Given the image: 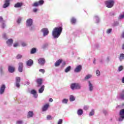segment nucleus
Wrapping results in <instances>:
<instances>
[{
	"instance_id": "1",
	"label": "nucleus",
	"mask_w": 124,
	"mask_h": 124,
	"mask_svg": "<svg viewBox=\"0 0 124 124\" xmlns=\"http://www.w3.org/2000/svg\"><path fill=\"white\" fill-rule=\"evenodd\" d=\"M62 27H55L52 33V35L55 39H57V38H59L60 37V35L62 33Z\"/></svg>"
},
{
	"instance_id": "2",
	"label": "nucleus",
	"mask_w": 124,
	"mask_h": 124,
	"mask_svg": "<svg viewBox=\"0 0 124 124\" xmlns=\"http://www.w3.org/2000/svg\"><path fill=\"white\" fill-rule=\"evenodd\" d=\"M70 88L72 91L74 90H81L82 89V86L79 83H74L71 84Z\"/></svg>"
},
{
	"instance_id": "3",
	"label": "nucleus",
	"mask_w": 124,
	"mask_h": 124,
	"mask_svg": "<svg viewBox=\"0 0 124 124\" xmlns=\"http://www.w3.org/2000/svg\"><path fill=\"white\" fill-rule=\"evenodd\" d=\"M105 4L108 8H112L115 4V0H108L105 2Z\"/></svg>"
},
{
	"instance_id": "4",
	"label": "nucleus",
	"mask_w": 124,
	"mask_h": 124,
	"mask_svg": "<svg viewBox=\"0 0 124 124\" xmlns=\"http://www.w3.org/2000/svg\"><path fill=\"white\" fill-rule=\"evenodd\" d=\"M44 4V0H40L38 1L34 2L32 4V6H33V7H37V6H39V5H43Z\"/></svg>"
},
{
	"instance_id": "5",
	"label": "nucleus",
	"mask_w": 124,
	"mask_h": 124,
	"mask_svg": "<svg viewBox=\"0 0 124 124\" xmlns=\"http://www.w3.org/2000/svg\"><path fill=\"white\" fill-rule=\"evenodd\" d=\"M88 91L90 92V93H92V92H93V83L91 80L88 81Z\"/></svg>"
},
{
	"instance_id": "6",
	"label": "nucleus",
	"mask_w": 124,
	"mask_h": 124,
	"mask_svg": "<svg viewBox=\"0 0 124 124\" xmlns=\"http://www.w3.org/2000/svg\"><path fill=\"white\" fill-rule=\"evenodd\" d=\"M33 23V20L31 18H28L27 19L26 22V27H31L32 26V24Z\"/></svg>"
},
{
	"instance_id": "7",
	"label": "nucleus",
	"mask_w": 124,
	"mask_h": 124,
	"mask_svg": "<svg viewBox=\"0 0 124 124\" xmlns=\"http://www.w3.org/2000/svg\"><path fill=\"white\" fill-rule=\"evenodd\" d=\"M119 115L120 117L119 119V122H122L124 119V108L121 109L120 111Z\"/></svg>"
},
{
	"instance_id": "8",
	"label": "nucleus",
	"mask_w": 124,
	"mask_h": 124,
	"mask_svg": "<svg viewBox=\"0 0 124 124\" xmlns=\"http://www.w3.org/2000/svg\"><path fill=\"white\" fill-rule=\"evenodd\" d=\"M41 31L43 32V35L44 37H45V36H47L48 34H49V30H48V29L47 28H43Z\"/></svg>"
},
{
	"instance_id": "9",
	"label": "nucleus",
	"mask_w": 124,
	"mask_h": 124,
	"mask_svg": "<svg viewBox=\"0 0 124 124\" xmlns=\"http://www.w3.org/2000/svg\"><path fill=\"white\" fill-rule=\"evenodd\" d=\"M117 98L118 99H121L122 100H124V89L122 91V92L117 95Z\"/></svg>"
},
{
	"instance_id": "10",
	"label": "nucleus",
	"mask_w": 124,
	"mask_h": 124,
	"mask_svg": "<svg viewBox=\"0 0 124 124\" xmlns=\"http://www.w3.org/2000/svg\"><path fill=\"white\" fill-rule=\"evenodd\" d=\"M45 62L46 61H45V59L44 58H41L38 59V63L40 64V65L43 66L45 64Z\"/></svg>"
},
{
	"instance_id": "11",
	"label": "nucleus",
	"mask_w": 124,
	"mask_h": 124,
	"mask_svg": "<svg viewBox=\"0 0 124 124\" xmlns=\"http://www.w3.org/2000/svg\"><path fill=\"white\" fill-rule=\"evenodd\" d=\"M0 23H1V29H4L5 27H6V25L5 24V21L3 20L2 17L0 16Z\"/></svg>"
},
{
	"instance_id": "12",
	"label": "nucleus",
	"mask_w": 124,
	"mask_h": 124,
	"mask_svg": "<svg viewBox=\"0 0 124 124\" xmlns=\"http://www.w3.org/2000/svg\"><path fill=\"white\" fill-rule=\"evenodd\" d=\"M30 93L31 94H32L34 98H37V97H38V94H37V92H36V91H35V90H31Z\"/></svg>"
},
{
	"instance_id": "13",
	"label": "nucleus",
	"mask_w": 124,
	"mask_h": 124,
	"mask_svg": "<svg viewBox=\"0 0 124 124\" xmlns=\"http://www.w3.org/2000/svg\"><path fill=\"white\" fill-rule=\"evenodd\" d=\"M20 82H21V78L17 77L16 78V86L17 88L20 87Z\"/></svg>"
},
{
	"instance_id": "14",
	"label": "nucleus",
	"mask_w": 124,
	"mask_h": 124,
	"mask_svg": "<svg viewBox=\"0 0 124 124\" xmlns=\"http://www.w3.org/2000/svg\"><path fill=\"white\" fill-rule=\"evenodd\" d=\"M5 88H6V87L5 86V85L2 84V85H1L0 87V94L1 95L4 93V92L5 91Z\"/></svg>"
},
{
	"instance_id": "15",
	"label": "nucleus",
	"mask_w": 124,
	"mask_h": 124,
	"mask_svg": "<svg viewBox=\"0 0 124 124\" xmlns=\"http://www.w3.org/2000/svg\"><path fill=\"white\" fill-rule=\"evenodd\" d=\"M10 4V0H5V3L3 5V8H6V7H8Z\"/></svg>"
},
{
	"instance_id": "16",
	"label": "nucleus",
	"mask_w": 124,
	"mask_h": 124,
	"mask_svg": "<svg viewBox=\"0 0 124 124\" xmlns=\"http://www.w3.org/2000/svg\"><path fill=\"white\" fill-rule=\"evenodd\" d=\"M81 70H82V66L81 65H79L77 66L76 68L75 69L74 72L78 73V72H80Z\"/></svg>"
},
{
	"instance_id": "17",
	"label": "nucleus",
	"mask_w": 124,
	"mask_h": 124,
	"mask_svg": "<svg viewBox=\"0 0 124 124\" xmlns=\"http://www.w3.org/2000/svg\"><path fill=\"white\" fill-rule=\"evenodd\" d=\"M24 67V64L22 62H19L18 63V71L19 72H23V67Z\"/></svg>"
},
{
	"instance_id": "18",
	"label": "nucleus",
	"mask_w": 124,
	"mask_h": 124,
	"mask_svg": "<svg viewBox=\"0 0 124 124\" xmlns=\"http://www.w3.org/2000/svg\"><path fill=\"white\" fill-rule=\"evenodd\" d=\"M36 82L37 83V87H39L42 85V78H37L36 80Z\"/></svg>"
},
{
	"instance_id": "19",
	"label": "nucleus",
	"mask_w": 124,
	"mask_h": 124,
	"mask_svg": "<svg viewBox=\"0 0 124 124\" xmlns=\"http://www.w3.org/2000/svg\"><path fill=\"white\" fill-rule=\"evenodd\" d=\"M49 104H46L42 108L43 112H45L48 110V108H49Z\"/></svg>"
},
{
	"instance_id": "20",
	"label": "nucleus",
	"mask_w": 124,
	"mask_h": 124,
	"mask_svg": "<svg viewBox=\"0 0 124 124\" xmlns=\"http://www.w3.org/2000/svg\"><path fill=\"white\" fill-rule=\"evenodd\" d=\"M8 71L10 73H13L14 71H15V68L14 67L12 66H8Z\"/></svg>"
},
{
	"instance_id": "21",
	"label": "nucleus",
	"mask_w": 124,
	"mask_h": 124,
	"mask_svg": "<svg viewBox=\"0 0 124 124\" xmlns=\"http://www.w3.org/2000/svg\"><path fill=\"white\" fill-rule=\"evenodd\" d=\"M34 113H33V111H29L28 112L27 114V118H32V117H33L34 115Z\"/></svg>"
},
{
	"instance_id": "22",
	"label": "nucleus",
	"mask_w": 124,
	"mask_h": 124,
	"mask_svg": "<svg viewBox=\"0 0 124 124\" xmlns=\"http://www.w3.org/2000/svg\"><path fill=\"white\" fill-rule=\"evenodd\" d=\"M6 44L8 46H12L13 44V40L12 39H9L6 41Z\"/></svg>"
},
{
	"instance_id": "23",
	"label": "nucleus",
	"mask_w": 124,
	"mask_h": 124,
	"mask_svg": "<svg viewBox=\"0 0 124 124\" xmlns=\"http://www.w3.org/2000/svg\"><path fill=\"white\" fill-rule=\"evenodd\" d=\"M33 64V61L31 59H30L27 62V65L28 66H31Z\"/></svg>"
},
{
	"instance_id": "24",
	"label": "nucleus",
	"mask_w": 124,
	"mask_h": 124,
	"mask_svg": "<svg viewBox=\"0 0 124 124\" xmlns=\"http://www.w3.org/2000/svg\"><path fill=\"white\" fill-rule=\"evenodd\" d=\"M62 62V60L61 59H59L58 61H56V62L55 63L54 65L56 67H58Z\"/></svg>"
},
{
	"instance_id": "25",
	"label": "nucleus",
	"mask_w": 124,
	"mask_h": 124,
	"mask_svg": "<svg viewBox=\"0 0 124 124\" xmlns=\"http://www.w3.org/2000/svg\"><path fill=\"white\" fill-rule=\"evenodd\" d=\"M77 114L78 116H82L84 114V111L82 109H78L77 111Z\"/></svg>"
},
{
	"instance_id": "26",
	"label": "nucleus",
	"mask_w": 124,
	"mask_h": 124,
	"mask_svg": "<svg viewBox=\"0 0 124 124\" xmlns=\"http://www.w3.org/2000/svg\"><path fill=\"white\" fill-rule=\"evenodd\" d=\"M75 99H76V98L74 95H71L69 96V100L71 102H73V101H75Z\"/></svg>"
},
{
	"instance_id": "27",
	"label": "nucleus",
	"mask_w": 124,
	"mask_h": 124,
	"mask_svg": "<svg viewBox=\"0 0 124 124\" xmlns=\"http://www.w3.org/2000/svg\"><path fill=\"white\" fill-rule=\"evenodd\" d=\"M119 60L120 62H123L124 60V54L123 53H121L120 54L119 57Z\"/></svg>"
},
{
	"instance_id": "28",
	"label": "nucleus",
	"mask_w": 124,
	"mask_h": 124,
	"mask_svg": "<svg viewBox=\"0 0 124 124\" xmlns=\"http://www.w3.org/2000/svg\"><path fill=\"white\" fill-rule=\"evenodd\" d=\"M44 89H45V86L44 85H42L41 88L39 89V93H42L43 92H44Z\"/></svg>"
},
{
	"instance_id": "29",
	"label": "nucleus",
	"mask_w": 124,
	"mask_h": 124,
	"mask_svg": "<svg viewBox=\"0 0 124 124\" xmlns=\"http://www.w3.org/2000/svg\"><path fill=\"white\" fill-rule=\"evenodd\" d=\"M22 20H23V17L21 16H18L16 20V23L19 25V24H21V22H22Z\"/></svg>"
},
{
	"instance_id": "30",
	"label": "nucleus",
	"mask_w": 124,
	"mask_h": 124,
	"mask_svg": "<svg viewBox=\"0 0 124 124\" xmlns=\"http://www.w3.org/2000/svg\"><path fill=\"white\" fill-rule=\"evenodd\" d=\"M93 76H92V75H87L85 76V77L84 78V80L85 81H87V80H89V79H91V78H92Z\"/></svg>"
},
{
	"instance_id": "31",
	"label": "nucleus",
	"mask_w": 124,
	"mask_h": 124,
	"mask_svg": "<svg viewBox=\"0 0 124 124\" xmlns=\"http://www.w3.org/2000/svg\"><path fill=\"white\" fill-rule=\"evenodd\" d=\"M94 19L95 20L96 23H99L100 19L99 18V17L98 16H94Z\"/></svg>"
},
{
	"instance_id": "32",
	"label": "nucleus",
	"mask_w": 124,
	"mask_h": 124,
	"mask_svg": "<svg viewBox=\"0 0 124 124\" xmlns=\"http://www.w3.org/2000/svg\"><path fill=\"white\" fill-rule=\"evenodd\" d=\"M27 28H29V31H35V27L34 26L31 25L30 27H28Z\"/></svg>"
},
{
	"instance_id": "33",
	"label": "nucleus",
	"mask_w": 124,
	"mask_h": 124,
	"mask_svg": "<svg viewBox=\"0 0 124 124\" xmlns=\"http://www.w3.org/2000/svg\"><path fill=\"white\" fill-rule=\"evenodd\" d=\"M70 70H71V66H69L67 68H66V69L64 70V72H65V73H67L68 72H69Z\"/></svg>"
},
{
	"instance_id": "34",
	"label": "nucleus",
	"mask_w": 124,
	"mask_h": 124,
	"mask_svg": "<svg viewBox=\"0 0 124 124\" xmlns=\"http://www.w3.org/2000/svg\"><path fill=\"white\" fill-rule=\"evenodd\" d=\"M94 115V109H92L89 114V117H92Z\"/></svg>"
},
{
	"instance_id": "35",
	"label": "nucleus",
	"mask_w": 124,
	"mask_h": 124,
	"mask_svg": "<svg viewBox=\"0 0 124 124\" xmlns=\"http://www.w3.org/2000/svg\"><path fill=\"white\" fill-rule=\"evenodd\" d=\"M68 102V99H66V98H64L62 100V103L63 104H67Z\"/></svg>"
},
{
	"instance_id": "36",
	"label": "nucleus",
	"mask_w": 124,
	"mask_h": 124,
	"mask_svg": "<svg viewBox=\"0 0 124 124\" xmlns=\"http://www.w3.org/2000/svg\"><path fill=\"white\" fill-rule=\"evenodd\" d=\"M48 46H49V44H48V43H45L42 45V49H46V48H47Z\"/></svg>"
},
{
	"instance_id": "37",
	"label": "nucleus",
	"mask_w": 124,
	"mask_h": 124,
	"mask_svg": "<svg viewBox=\"0 0 124 124\" xmlns=\"http://www.w3.org/2000/svg\"><path fill=\"white\" fill-rule=\"evenodd\" d=\"M4 73L3 72V67L0 66V75H3Z\"/></svg>"
},
{
	"instance_id": "38",
	"label": "nucleus",
	"mask_w": 124,
	"mask_h": 124,
	"mask_svg": "<svg viewBox=\"0 0 124 124\" xmlns=\"http://www.w3.org/2000/svg\"><path fill=\"white\" fill-rule=\"evenodd\" d=\"M119 20H122V19H124V13H123V14L119 15L118 17Z\"/></svg>"
},
{
	"instance_id": "39",
	"label": "nucleus",
	"mask_w": 124,
	"mask_h": 124,
	"mask_svg": "<svg viewBox=\"0 0 124 124\" xmlns=\"http://www.w3.org/2000/svg\"><path fill=\"white\" fill-rule=\"evenodd\" d=\"M71 23H72V24H75L76 23V18L74 17L72 18L71 19Z\"/></svg>"
},
{
	"instance_id": "40",
	"label": "nucleus",
	"mask_w": 124,
	"mask_h": 124,
	"mask_svg": "<svg viewBox=\"0 0 124 124\" xmlns=\"http://www.w3.org/2000/svg\"><path fill=\"white\" fill-rule=\"evenodd\" d=\"M21 6H22V3H17L15 5V7H16V8L21 7Z\"/></svg>"
},
{
	"instance_id": "41",
	"label": "nucleus",
	"mask_w": 124,
	"mask_h": 124,
	"mask_svg": "<svg viewBox=\"0 0 124 124\" xmlns=\"http://www.w3.org/2000/svg\"><path fill=\"white\" fill-rule=\"evenodd\" d=\"M35 53H36V48H32L31 51V54H35Z\"/></svg>"
},
{
	"instance_id": "42",
	"label": "nucleus",
	"mask_w": 124,
	"mask_h": 124,
	"mask_svg": "<svg viewBox=\"0 0 124 124\" xmlns=\"http://www.w3.org/2000/svg\"><path fill=\"white\" fill-rule=\"evenodd\" d=\"M123 70H124V66H123L122 65L119 66L118 67V71H119V72H121V71H122Z\"/></svg>"
},
{
	"instance_id": "43",
	"label": "nucleus",
	"mask_w": 124,
	"mask_h": 124,
	"mask_svg": "<svg viewBox=\"0 0 124 124\" xmlns=\"http://www.w3.org/2000/svg\"><path fill=\"white\" fill-rule=\"evenodd\" d=\"M46 120H53V117H52L51 115H48L46 117Z\"/></svg>"
},
{
	"instance_id": "44",
	"label": "nucleus",
	"mask_w": 124,
	"mask_h": 124,
	"mask_svg": "<svg viewBox=\"0 0 124 124\" xmlns=\"http://www.w3.org/2000/svg\"><path fill=\"white\" fill-rule=\"evenodd\" d=\"M102 112L105 116H107V115H108V112L106 109H103Z\"/></svg>"
},
{
	"instance_id": "45",
	"label": "nucleus",
	"mask_w": 124,
	"mask_h": 124,
	"mask_svg": "<svg viewBox=\"0 0 124 124\" xmlns=\"http://www.w3.org/2000/svg\"><path fill=\"white\" fill-rule=\"evenodd\" d=\"M22 58H23V55L21 54H18L16 56V59H17V60H20V59H22Z\"/></svg>"
},
{
	"instance_id": "46",
	"label": "nucleus",
	"mask_w": 124,
	"mask_h": 124,
	"mask_svg": "<svg viewBox=\"0 0 124 124\" xmlns=\"http://www.w3.org/2000/svg\"><path fill=\"white\" fill-rule=\"evenodd\" d=\"M111 32H112V29H108L107 30V33L108 34H109V33H111Z\"/></svg>"
},
{
	"instance_id": "47",
	"label": "nucleus",
	"mask_w": 124,
	"mask_h": 124,
	"mask_svg": "<svg viewBox=\"0 0 124 124\" xmlns=\"http://www.w3.org/2000/svg\"><path fill=\"white\" fill-rule=\"evenodd\" d=\"M83 109L85 110V111L89 110V106H84L83 107Z\"/></svg>"
},
{
	"instance_id": "48",
	"label": "nucleus",
	"mask_w": 124,
	"mask_h": 124,
	"mask_svg": "<svg viewBox=\"0 0 124 124\" xmlns=\"http://www.w3.org/2000/svg\"><path fill=\"white\" fill-rule=\"evenodd\" d=\"M21 45L22 47H26V46H28V44L25 42L21 43Z\"/></svg>"
},
{
	"instance_id": "49",
	"label": "nucleus",
	"mask_w": 124,
	"mask_h": 124,
	"mask_svg": "<svg viewBox=\"0 0 124 124\" xmlns=\"http://www.w3.org/2000/svg\"><path fill=\"white\" fill-rule=\"evenodd\" d=\"M96 74L97 76H100V72L99 70L96 71Z\"/></svg>"
},
{
	"instance_id": "50",
	"label": "nucleus",
	"mask_w": 124,
	"mask_h": 124,
	"mask_svg": "<svg viewBox=\"0 0 124 124\" xmlns=\"http://www.w3.org/2000/svg\"><path fill=\"white\" fill-rule=\"evenodd\" d=\"M39 72H41V73H43V74H44V73H45V70L43 69H40L39 70Z\"/></svg>"
},
{
	"instance_id": "51",
	"label": "nucleus",
	"mask_w": 124,
	"mask_h": 124,
	"mask_svg": "<svg viewBox=\"0 0 124 124\" xmlns=\"http://www.w3.org/2000/svg\"><path fill=\"white\" fill-rule=\"evenodd\" d=\"M65 64H66L65 62H62V64L61 67L62 68H63V67H64L65 66Z\"/></svg>"
},
{
	"instance_id": "52",
	"label": "nucleus",
	"mask_w": 124,
	"mask_h": 124,
	"mask_svg": "<svg viewBox=\"0 0 124 124\" xmlns=\"http://www.w3.org/2000/svg\"><path fill=\"white\" fill-rule=\"evenodd\" d=\"M62 124V119H59L58 122V124Z\"/></svg>"
},
{
	"instance_id": "53",
	"label": "nucleus",
	"mask_w": 124,
	"mask_h": 124,
	"mask_svg": "<svg viewBox=\"0 0 124 124\" xmlns=\"http://www.w3.org/2000/svg\"><path fill=\"white\" fill-rule=\"evenodd\" d=\"M16 124H23V121H22V120L17 121L16 122Z\"/></svg>"
},
{
	"instance_id": "54",
	"label": "nucleus",
	"mask_w": 124,
	"mask_h": 124,
	"mask_svg": "<svg viewBox=\"0 0 124 124\" xmlns=\"http://www.w3.org/2000/svg\"><path fill=\"white\" fill-rule=\"evenodd\" d=\"M37 11H38V9H37L36 8L33 9V12H34V13H36V12H37Z\"/></svg>"
},
{
	"instance_id": "55",
	"label": "nucleus",
	"mask_w": 124,
	"mask_h": 124,
	"mask_svg": "<svg viewBox=\"0 0 124 124\" xmlns=\"http://www.w3.org/2000/svg\"><path fill=\"white\" fill-rule=\"evenodd\" d=\"M114 25V26H119V21H115Z\"/></svg>"
},
{
	"instance_id": "56",
	"label": "nucleus",
	"mask_w": 124,
	"mask_h": 124,
	"mask_svg": "<svg viewBox=\"0 0 124 124\" xmlns=\"http://www.w3.org/2000/svg\"><path fill=\"white\" fill-rule=\"evenodd\" d=\"M18 45H19V44H18V43H16V44H14V47H17V46H18Z\"/></svg>"
},
{
	"instance_id": "57",
	"label": "nucleus",
	"mask_w": 124,
	"mask_h": 124,
	"mask_svg": "<svg viewBox=\"0 0 124 124\" xmlns=\"http://www.w3.org/2000/svg\"><path fill=\"white\" fill-rule=\"evenodd\" d=\"M48 101H49V102H53V98H50Z\"/></svg>"
},
{
	"instance_id": "58",
	"label": "nucleus",
	"mask_w": 124,
	"mask_h": 124,
	"mask_svg": "<svg viewBox=\"0 0 124 124\" xmlns=\"http://www.w3.org/2000/svg\"><path fill=\"white\" fill-rule=\"evenodd\" d=\"M110 16H114L115 15V13L114 12H111L110 13Z\"/></svg>"
},
{
	"instance_id": "59",
	"label": "nucleus",
	"mask_w": 124,
	"mask_h": 124,
	"mask_svg": "<svg viewBox=\"0 0 124 124\" xmlns=\"http://www.w3.org/2000/svg\"><path fill=\"white\" fill-rule=\"evenodd\" d=\"M2 36L4 38H6V35L5 34H3Z\"/></svg>"
},
{
	"instance_id": "60",
	"label": "nucleus",
	"mask_w": 124,
	"mask_h": 124,
	"mask_svg": "<svg viewBox=\"0 0 124 124\" xmlns=\"http://www.w3.org/2000/svg\"><path fill=\"white\" fill-rule=\"evenodd\" d=\"M122 37H123V38H124V31L122 33Z\"/></svg>"
},
{
	"instance_id": "61",
	"label": "nucleus",
	"mask_w": 124,
	"mask_h": 124,
	"mask_svg": "<svg viewBox=\"0 0 124 124\" xmlns=\"http://www.w3.org/2000/svg\"><path fill=\"white\" fill-rule=\"evenodd\" d=\"M110 61V58L109 57L107 58V61L109 62Z\"/></svg>"
},
{
	"instance_id": "62",
	"label": "nucleus",
	"mask_w": 124,
	"mask_h": 124,
	"mask_svg": "<svg viewBox=\"0 0 124 124\" xmlns=\"http://www.w3.org/2000/svg\"><path fill=\"white\" fill-rule=\"evenodd\" d=\"M122 82L124 84V77L122 78Z\"/></svg>"
},
{
	"instance_id": "63",
	"label": "nucleus",
	"mask_w": 124,
	"mask_h": 124,
	"mask_svg": "<svg viewBox=\"0 0 124 124\" xmlns=\"http://www.w3.org/2000/svg\"><path fill=\"white\" fill-rule=\"evenodd\" d=\"M100 62H101V63H103V60H101L100 61Z\"/></svg>"
},
{
	"instance_id": "64",
	"label": "nucleus",
	"mask_w": 124,
	"mask_h": 124,
	"mask_svg": "<svg viewBox=\"0 0 124 124\" xmlns=\"http://www.w3.org/2000/svg\"><path fill=\"white\" fill-rule=\"evenodd\" d=\"M122 49L123 50H124V44L122 46Z\"/></svg>"
}]
</instances>
